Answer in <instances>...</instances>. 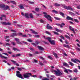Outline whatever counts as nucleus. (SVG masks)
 <instances>
[{
    "label": "nucleus",
    "instance_id": "5701e85b",
    "mask_svg": "<svg viewBox=\"0 0 80 80\" xmlns=\"http://www.w3.org/2000/svg\"><path fill=\"white\" fill-rule=\"evenodd\" d=\"M29 16L30 18H33V14H32V13H30L29 14Z\"/></svg>",
    "mask_w": 80,
    "mask_h": 80
},
{
    "label": "nucleus",
    "instance_id": "0e129e2a",
    "mask_svg": "<svg viewBox=\"0 0 80 80\" xmlns=\"http://www.w3.org/2000/svg\"><path fill=\"white\" fill-rule=\"evenodd\" d=\"M10 38V37L9 36H6L5 37V38L7 39V38Z\"/></svg>",
    "mask_w": 80,
    "mask_h": 80
},
{
    "label": "nucleus",
    "instance_id": "423d86ee",
    "mask_svg": "<svg viewBox=\"0 0 80 80\" xmlns=\"http://www.w3.org/2000/svg\"><path fill=\"white\" fill-rule=\"evenodd\" d=\"M71 60L72 62H74V63H77V62H79L80 63V61L78 59H71Z\"/></svg>",
    "mask_w": 80,
    "mask_h": 80
},
{
    "label": "nucleus",
    "instance_id": "1a4fd4ad",
    "mask_svg": "<svg viewBox=\"0 0 80 80\" xmlns=\"http://www.w3.org/2000/svg\"><path fill=\"white\" fill-rule=\"evenodd\" d=\"M63 8L67 9V10H73V8H72L70 6L67 7L66 6H64Z\"/></svg>",
    "mask_w": 80,
    "mask_h": 80
},
{
    "label": "nucleus",
    "instance_id": "2eb2a0df",
    "mask_svg": "<svg viewBox=\"0 0 80 80\" xmlns=\"http://www.w3.org/2000/svg\"><path fill=\"white\" fill-rule=\"evenodd\" d=\"M38 47L39 49V50H44V49L43 48V47H41V46H38Z\"/></svg>",
    "mask_w": 80,
    "mask_h": 80
},
{
    "label": "nucleus",
    "instance_id": "e433bc0d",
    "mask_svg": "<svg viewBox=\"0 0 80 80\" xmlns=\"http://www.w3.org/2000/svg\"><path fill=\"white\" fill-rule=\"evenodd\" d=\"M74 72L76 73H77V72H78V70L77 69H75L74 70Z\"/></svg>",
    "mask_w": 80,
    "mask_h": 80
},
{
    "label": "nucleus",
    "instance_id": "a211bd4d",
    "mask_svg": "<svg viewBox=\"0 0 80 80\" xmlns=\"http://www.w3.org/2000/svg\"><path fill=\"white\" fill-rule=\"evenodd\" d=\"M25 16L26 18H29V16H28V13H25Z\"/></svg>",
    "mask_w": 80,
    "mask_h": 80
},
{
    "label": "nucleus",
    "instance_id": "393cba45",
    "mask_svg": "<svg viewBox=\"0 0 80 80\" xmlns=\"http://www.w3.org/2000/svg\"><path fill=\"white\" fill-rule=\"evenodd\" d=\"M52 12H53V13H58L57 11H55V10H52Z\"/></svg>",
    "mask_w": 80,
    "mask_h": 80
},
{
    "label": "nucleus",
    "instance_id": "6e6d98bb",
    "mask_svg": "<svg viewBox=\"0 0 80 80\" xmlns=\"http://www.w3.org/2000/svg\"><path fill=\"white\" fill-rule=\"evenodd\" d=\"M80 5L78 6L77 7V8L78 9H80Z\"/></svg>",
    "mask_w": 80,
    "mask_h": 80
},
{
    "label": "nucleus",
    "instance_id": "37998d69",
    "mask_svg": "<svg viewBox=\"0 0 80 80\" xmlns=\"http://www.w3.org/2000/svg\"><path fill=\"white\" fill-rule=\"evenodd\" d=\"M22 37H27V35H22Z\"/></svg>",
    "mask_w": 80,
    "mask_h": 80
},
{
    "label": "nucleus",
    "instance_id": "4468645a",
    "mask_svg": "<svg viewBox=\"0 0 80 80\" xmlns=\"http://www.w3.org/2000/svg\"><path fill=\"white\" fill-rule=\"evenodd\" d=\"M63 66H65V67H68L69 68L70 67V66L69 65H68V64L66 62H63Z\"/></svg>",
    "mask_w": 80,
    "mask_h": 80
},
{
    "label": "nucleus",
    "instance_id": "7ed1b4c3",
    "mask_svg": "<svg viewBox=\"0 0 80 80\" xmlns=\"http://www.w3.org/2000/svg\"><path fill=\"white\" fill-rule=\"evenodd\" d=\"M0 8H3L4 10H7L9 8V7L7 6H5L3 4H0Z\"/></svg>",
    "mask_w": 80,
    "mask_h": 80
},
{
    "label": "nucleus",
    "instance_id": "bb28decb",
    "mask_svg": "<svg viewBox=\"0 0 80 80\" xmlns=\"http://www.w3.org/2000/svg\"><path fill=\"white\" fill-rule=\"evenodd\" d=\"M46 33H47V34H48V35H51V33L50 32H48V31H46L45 32Z\"/></svg>",
    "mask_w": 80,
    "mask_h": 80
},
{
    "label": "nucleus",
    "instance_id": "e2e57ef3",
    "mask_svg": "<svg viewBox=\"0 0 80 80\" xmlns=\"http://www.w3.org/2000/svg\"><path fill=\"white\" fill-rule=\"evenodd\" d=\"M1 17H6V16L5 15H3L1 16Z\"/></svg>",
    "mask_w": 80,
    "mask_h": 80
},
{
    "label": "nucleus",
    "instance_id": "4d7b16f0",
    "mask_svg": "<svg viewBox=\"0 0 80 80\" xmlns=\"http://www.w3.org/2000/svg\"><path fill=\"white\" fill-rule=\"evenodd\" d=\"M32 44L33 45V46H37V45H36V44L34 43H32Z\"/></svg>",
    "mask_w": 80,
    "mask_h": 80
},
{
    "label": "nucleus",
    "instance_id": "c03bdc74",
    "mask_svg": "<svg viewBox=\"0 0 80 80\" xmlns=\"http://www.w3.org/2000/svg\"><path fill=\"white\" fill-rule=\"evenodd\" d=\"M16 41H18V40H19V39L18 38H15L14 39Z\"/></svg>",
    "mask_w": 80,
    "mask_h": 80
},
{
    "label": "nucleus",
    "instance_id": "f03ea898",
    "mask_svg": "<svg viewBox=\"0 0 80 80\" xmlns=\"http://www.w3.org/2000/svg\"><path fill=\"white\" fill-rule=\"evenodd\" d=\"M32 76V73H26L23 75V76L25 78H28V79H29V77H30Z\"/></svg>",
    "mask_w": 80,
    "mask_h": 80
},
{
    "label": "nucleus",
    "instance_id": "dca6fc26",
    "mask_svg": "<svg viewBox=\"0 0 80 80\" xmlns=\"http://www.w3.org/2000/svg\"><path fill=\"white\" fill-rule=\"evenodd\" d=\"M14 36H17V34L16 33H13L12 35H10V37H14Z\"/></svg>",
    "mask_w": 80,
    "mask_h": 80
},
{
    "label": "nucleus",
    "instance_id": "9d476101",
    "mask_svg": "<svg viewBox=\"0 0 80 80\" xmlns=\"http://www.w3.org/2000/svg\"><path fill=\"white\" fill-rule=\"evenodd\" d=\"M69 28L70 29V30H71L72 31L74 34H75L76 33L75 32V29H74V28H72V27L70 26H69Z\"/></svg>",
    "mask_w": 80,
    "mask_h": 80
},
{
    "label": "nucleus",
    "instance_id": "2f4dec72",
    "mask_svg": "<svg viewBox=\"0 0 80 80\" xmlns=\"http://www.w3.org/2000/svg\"><path fill=\"white\" fill-rule=\"evenodd\" d=\"M35 10L36 11V12H38V11H39V8H36L35 9Z\"/></svg>",
    "mask_w": 80,
    "mask_h": 80
},
{
    "label": "nucleus",
    "instance_id": "6e6552de",
    "mask_svg": "<svg viewBox=\"0 0 80 80\" xmlns=\"http://www.w3.org/2000/svg\"><path fill=\"white\" fill-rule=\"evenodd\" d=\"M43 13L44 14V17H45V18H52V17H51L50 16L48 15H47V13L44 12H43Z\"/></svg>",
    "mask_w": 80,
    "mask_h": 80
},
{
    "label": "nucleus",
    "instance_id": "5fc2aeb1",
    "mask_svg": "<svg viewBox=\"0 0 80 80\" xmlns=\"http://www.w3.org/2000/svg\"><path fill=\"white\" fill-rule=\"evenodd\" d=\"M5 58V59H7L8 58L7 57H5L4 56H3L2 58Z\"/></svg>",
    "mask_w": 80,
    "mask_h": 80
},
{
    "label": "nucleus",
    "instance_id": "412c9836",
    "mask_svg": "<svg viewBox=\"0 0 80 80\" xmlns=\"http://www.w3.org/2000/svg\"><path fill=\"white\" fill-rule=\"evenodd\" d=\"M68 69H67L64 70V72H65V73H68Z\"/></svg>",
    "mask_w": 80,
    "mask_h": 80
},
{
    "label": "nucleus",
    "instance_id": "864d4df0",
    "mask_svg": "<svg viewBox=\"0 0 80 80\" xmlns=\"http://www.w3.org/2000/svg\"><path fill=\"white\" fill-rule=\"evenodd\" d=\"M40 59H41L42 60H45L44 58H43L42 57H40Z\"/></svg>",
    "mask_w": 80,
    "mask_h": 80
},
{
    "label": "nucleus",
    "instance_id": "338daca9",
    "mask_svg": "<svg viewBox=\"0 0 80 80\" xmlns=\"http://www.w3.org/2000/svg\"><path fill=\"white\" fill-rule=\"evenodd\" d=\"M40 65H41V66H42V65H43V64L42 63V62H40Z\"/></svg>",
    "mask_w": 80,
    "mask_h": 80
},
{
    "label": "nucleus",
    "instance_id": "a19ab883",
    "mask_svg": "<svg viewBox=\"0 0 80 80\" xmlns=\"http://www.w3.org/2000/svg\"><path fill=\"white\" fill-rule=\"evenodd\" d=\"M11 3H12L13 4H16V2H14V1H11Z\"/></svg>",
    "mask_w": 80,
    "mask_h": 80
},
{
    "label": "nucleus",
    "instance_id": "aec40b11",
    "mask_svg": "<svg viewBox=\"0 0 80 80\" xmlns=\"http://www.w3.org/2000/svg\"><path fill=\"white\" fill-rule=\"evenodd\" d=\"M68 63H69V65H70L71 66H73V65H74V64L72 62L69 61L68 62Z\"/></svg>",
    "mask_w": 80,
    "mask_h": 80
},
{
    "label": "nucleus",
    "instance_id": "473e14b6",
    "mask_svg": "<svg viewBox=\"0 0 80 80\" xmlns=\"http://www.w3.org/2000/svg\"><path fill=\"white\" fill-rule=\"evenodd\" d=\"M35 37L36 38H39V37H40V35H35Z\"/></svg>",
    "mask_w": 80,
    "mask_h": 80
},
{
    "label": "nucleus",
    "instance_id": "b1692460",
    "mask_svg": "<svg viewBox=\"0 0 80 80\" xmlns=\"http://www.w3.org/2000/svg\"><path fill=\"white\" fill-rule=\"evenodd\" d=\"M69 14H70V15H73V16L75 15V13L72 12H69Z\"/></svg>",
    "mask_w": 80,
    "mask_h": 80
},
{
    "label": "nucleus",
    "instance_id": "c9c22d12",
    "mask_svg": "<svg viewBox=\"0 0 80 80\" xmlns=\"http://www.w3.org/2000/svg\"><path fill=\"white\" fill-rule=\"evenodd\" d=\"M51 18H48V20H49V21H50V22H52V19H51Z\"/></svg>",
    "mask_w": 80,
    "mask_h": 80
},
{
    "label": "nucleus",
    "instance_id": "49530a36",
    "mask_svg": "<svg viewBox=\"0 0 80 80\" xmlns=\"http://www.w3.org/2000/svg\"><path fill=\"white\" fill-rule=\"evenodd\" d=\"M68 71L70 73H72V72H73V71L70 69H68Z\"/></svg>",
    "mask_w": 80,
    "mask_h": 80
},
{
    "label": "nucleus",
    "instance_id": "13d9d810",
    "mask_svg": "<svg viewBox=\"0 0 80 80\" xmlns=\"http://www.w3.org/2000/svg\"><path fill=\"white\" fill-rule=\"evenodd\" d=\"M12 43L13 45L15 46V43L14 42H12Z\"/></svg>",
    "mask_w": 80,
    "mask_h": 80
},
{
    "label": "nucleus",
    "instance_id": "a18cd8bd",
    "mask_svg": "<svg viewBox=\"0 0 80 80\" xmlns=\"http://www.w3.org/2000/svg\"><path fill=\"white\" fill-rule=\"evenodd\" d=\"M61 38H62L63 40H65V38L62 36H60Z\"/></svg>",
    "mask_w": 80,
    "mask_h": 80
},
{
    "label": "nucleus",
    "instance_id": "4c0bfd02",
    "mask_svg": "<svg viewBox=\"0 0 80 80\" xmlns=\"http://www.w3.org/2000/svg\"><path fill=\"white\" fill-rule=\"evenodd\" d=\"M17 69L18 70H19V71H21V70H22L21 68H17Z\"/></svg>",
    "mask_w": 80,
    "mask_h": 80
},
{
    "label": "nucleus",
    "instance_id": "6ab92c4d",
    "mask_svg": "<svg viewBox=\"0 0 80 80\" xmlns=\"http://www.w3.org/2000/svg\"><path fill=\"white\" fill-rule=\"evenodd\" d=\"M30 30L31 31H32V33H34V34H37L38 33H37V32H36L34 31L33 30H32V29H30Z\"/></svg>",
    "mask_w": 80,
    "mask_h": 80
},
{
    "label": "nucleus",
    "instance_id": "f8f14e48",
    "mask_svg": "<svg viewBox=\"0 0 80 80\" xmlns=\"http://www.w3.org/2000/svg\"><path fill=\"white\" fill-rule=\"evenodd\" d=\"M66 19H67V20H73V18L68 16H67Z\"/></svg>",
    "mask_w": 80,
    "mask_h": 80
},
{
    "label": "nucleus",
    "instance_id": "603ef678",
    "mask_svg": "<svg viewBox=\"0 0 80 80\" xmlns=\"http://www.w3.org/2000/svg\"><path fill=\"white\" fill-rule=\"evenodd\" d=\"M17 48H13V49L14 50V51H16V50H17Z\"/></svg>",
    "mask_w": 80,
    "mask_h": 80
},
{
    "label": "nucleus",
    "instance_id": "69168bd1",
    "mask_svg": "<svg viewBox=\"0 0 80 80\" xmlns=\"http://www.w3.org/2000/svg\"><path fill=\"white\" fill-rule=\"evenodd\" d=\"M11 61L12 62V63H16V61H14L13 60H11Z\"/></svg>",
    "mask_w": 80,
    "mask_h": 80
},
{
    "label": "nucleus",
    "instance_id": "58836bf2",
    "mask_svg": "<svg viewBox=\"0 0 80 80\" xmlns=\"http://www.w3.org/2000/svg\"><path fill=\"white\" fill-rule=\"evenodd\" d=\"M74 20L75 22H77V23H78V22H79L78 21L77 19H74Z\"/></svg>",
    "mask_w": 80,
    "mask_h": 80
},
{
    "label": "nucleus",
    "instance_id": "3c124183",
    "mask_svg": "<svg viewBox=\"0 0 80 80\" xmlns=\"http://www.w3.org/2000/svg\"><path fill=\"white\" fill-rule=\"evenodd\" d=\"M48 58H49V59H52V58L51 57V56H48Z\"/></svg>",
    "mask_w": 80,
    "mask_h": 80
},
{
    "label": "nucleus",
    "instance_id": "09e8293b",
    "mask_svg": "<svg viewBox=\"0 0 80 80\" xmlns=\"http://www.w3.org/2000/svg\"><path fill=\"white\" fill-rule=\"evenodd\" d=\"M76 50H78V51L79 52V51H80V48L77 47V48H76Z\"/></svg>",
    "mask_w": 80,
    "mask_h": 80
},
{
    "label": "nucleus",
    "instance_id": "20e7f679",
    "mask_svg": "<svg viewBox=\"0 0 80 80\" xmlns=\"http://www.w3.org/2000/svg\"><path fill=\"white\" fill-rule=\"evenodd\" d=\"M46 39L48 40V41L50 42L52 45H55V41L51 40V38L50 37L46 38Z\"/></svg>",
    "mask_w": 80,
    "mask_h": 80
},
{
    "label": "nucleus",
    "instance_id": "ea45409f",
    "mask_svg": "<svg viewBox=\"0 0 80 80\" xmlns=\"http://www.w3.org/2000/svg\"><path fill=\"white\" fill-rule=\"evenodd\" d=\"M21 56V54H19L16 55V57H20Z\"/></svg>",
    "mask_w": 80,
    "mask_h": 80
},
{
    "label": "nucleus",
    "instance_id": "052dcab7",
    "mask_svg": "<svg viewBox=\"0 0 80 80\" xmlns=\"http://www.w3.org/2000/svg\"><path fill=\"white\" fill-rule=\"evenodd\" d=\"M59 27H60V28H63V26L62 24H60L59 25Z\"/></svg>",
    "mask_w": 80,
    "mask_h": 80
},
{
    "label": "nucleus",
    "instance_id": "ddd939ff",
    "mask_svg": "<svg viewBox=\"0 0 80 80\" xmlns=\"http://www.w3.org/2000/svg\"><path fill=\"white\" fill-rule=\"evenodd\" d=\"M55 30L56 31V32H60V33H62V32H63V31L60 30L58 28H56Z\"/></svg>",
    "mask_w": 80,
    "mask_h": 80
},
{
    "label": "nucleus",
    "instance_id": "8fccbe9b",
    "mask_svg": "<svg viewBox=\"0 0 80 80\" xmlns=\"http://www.w3.org/2000/svg\"><path fill=\"white\" fill-rule=\"evenodd\" d=\"M14 65H15L17 66H19V64H18V63H14Z\"/></svg>",
    "mask_w": 80,
    "mask_h": 80
},
{
    "label": "nucleus",
    "instance_id": "680f3d73",
    "mask_svg": "<svg viewBox=\"0 0 80 80\" xmlns=\"http://www.w3.org/2000/svg\"><path fill=\"white\" fill-rule=\"evenodd\" d=\"M40 22L41 23H43V21L42 20H40Z\"/></svg>",
    "mask_w": 80,
    "mask_h": 80
},
{
    "label": "nucleus",
    "instance_id": "c85d7f7f",
    "mask_svg": "<svg viewBox=\"0 0 80 80\" xmlns=\"http://www.w3.org/2000/svg\"><path fill=\"white\" fill-rule=\"evenodd\" d=\"M54 18L56 19V20H60V18H57L56 17H54Z\"/></svg>",
    "mask_w": 80,
    "mask_h": 80
},
{
    "label": "nucleus",
    "instance_id": "bf43d9fd",
    "mask_svg": "<svg viewBox=\"0 0 80 80\" xmlns=\"http://www.w3.org/2000/svg\"><path fill=\"white\" fill-rule=\"evenodd\" d=\"M65 43L66 44H68V42L66 40H65Z\"/></svg>",
    "mask_w": 80,
    "mask_h": 80
},
{
    "label": "nucleus",
    "instance_id": "0eeeda50",
    "mask_svg": "<svg viewBox=\"0 0 80 80\" xmlns=\"http://www.w3.org/2000/svg\"><path fill=\"white\" fill-rule=\"evenodd\" d=\"M2 25H11V23L10 22H1Z\"/></svg>",
    "mask_w": 80,
    "mask_h": 80
},
{
    "label": "nucleus",
    "instance_id": "9b49d317",
    "mask_svg": "<svg viewBox=\"0 0 80 80\" xmlns=\"http://www.w3.org/2000/svg\"><path fill=\"white\" fill-rule=\"evenodd\" d=\"M47 29H50L51 30H52V27L51 26H50V25L48 24H47Z\"/></svg>",
    "mask_w": 80,
    "mask_h": 80
},
{
    "label": "nucleus",
    "instance_id": "f257e3e1",
    "mask_svg": "<svg viewBox=\"0 0 80 80\" xmlns=\"http://www.w3.org/2000/svg\"><path fill=\"white\" fill-rule=\"evenodd\" d=\"M51 72L52 73L54 72L55 75L57 76H60V75H62L63 74V72H60V70L58 69L57 71L53 70Z\"/></svg>",
    "mask_w": 80,
    "mask_h": 80
},
{
    "label": "nucleus",
    "instance_id": "72a5a7b5",
    "mask_svg": "<svg viewBox=\"0 0 80 80\" xmlns=\"http://www.w3.org/2000/svg\"><path fill=\"white\" fill-rule=\"evenodd\" d=\"M20 9H23L24 8L22 6L20 5Z\"/></svg>",
    "mask_w": 80,
    "mask_h": 80
},
{
    "label": "nucleus",
    "instance_id": "a878e982",
    "mask_svg": "<svg viewBox=\"0 0 80 80\" xmlns=\"http://www.w3.org/2000/svg\"><path fill=\"white\" fill-rule=\"evenodd\" d=\"M55 6H56L57 7H59V6H60V4H58L57 3H55Z\"/></svg>",
    "mask_w": 80,
    "mask_h": 80
},
{
    "label": "nucleus",
    "instance_id": "774afa93",
    "mask_svg": "<svg viewBox=\"0 0 80 80\" xmlns=\"http://www.w3.org/2000/svg\"><path fill=\"white\" fill-rule=\"evenodd\" d=\"M77 45L78 46V47L80 48V44H79L77 43Z\"/></svg>",
    "mask_w": 80,
    "mask_h": 80
},
{
    "label": "nucleus",
    "instance_id": "7c9ffc66",
    "mask_svg": "<svg viewBox=\"0 0 80 80\" xmlns=\"http://www.w3.org/2000/svg\"><path fill=\"white\" fill-rule=\"evenodd\" d=\"M65 37H66L68 39H70V37L67 35H65Z\"/></svg>",
    "mask_w": 80,
    "mask_h": 80
},
{
    "label": "nucleus",
    "instance_id": "c756f323",
    "mask_svg": "<svg viewBox=\"0 0 80 80\" xmlns=\"http://www.w3.org/2000/svg\"><path fill=\"white\" fill-rule=\"evenodd\" d=\"M53 54L54 55V56L55 57H56V58H57V54L56 53H53Z\"/></svg>",
    "mask_w": 80,
    "mask_h": 80
},
{
    "label": "nucleus",
    "instance_id": "cd10ccee",
    "mask_svg": "<svg viewBox=\"0 0 80 80\" xmlns=\"http://www.w3.org/2000/svg\"><path fill=\"white\" fill-rule=\"evenodd\" d=\"M33 63H37V61L36 59H34L32 61Z\"/></svg>",
    "mask_w": 80,
    "mask_h": 80
},
{
    "label": "nucleus",
    "instance_id": "de8ad7c7",
    "mask_svg": "<svg viewBox=\"0 0 80 80\" xmlns=\"http://www.w3.org/2000/svg\"><path fill=\"white\" fill-rule=\"evenodd\" d=\"M27 41H28V42H32V40H31V39H28Z\"/></svg>",
    "mask_w": 80,
    "mask_h": 80
},
{
    "label": "nucleus",
    "instance_id": "39448f33",
    "mask_svg": "<svg viewBox=\"0 0 80 80\" xmlns=\"http://www.w3.org/2000/svg\"><path fill=\"white\" fill-rule=\"evenodd\" d=\"M16 76L19 78H21L22 79H24L23 77H22V75L20 73V72L19 71H16Z\"/></svg>",
    "mask_w": 80,
    "mask_h": 80
},
{
    "label": "nucleus",
    "instance_id": "f704fd0d",
    "mask_svg": "<svg viewBox=\"0 0 80 80\" xmlns=\"http://www.w3.org/2000/svg\"><path fill=\"white\" fill-rule=\"evenodd\" d=\"M53 32L55 35H59V34L58 32H55V31Z\"/></svg>",
    "mask_w": 80,
    "mask_h": 80
},
{
    "label": "nucleus",
    "instance_id": "f3484780",
    "mask_svg": "<svg viewBox=\"0 0 80 80\" xmlns=\"http://www.w3.org/2000/svg\"><path fill=\"white\" fill-rule=\"evenodd\" d=\"M63 47H66V48H70V46L68 45H66V44H63Z\"/></svg>",
    "mask_w": 80,
    "mask_h": 80
},
{
    "label": "nucleus",
    "instance_id": "79ce46f5",
    "mask_svg": "<svg viewBox=\"0 0 80 80\" xmlns=\"http://www.w3.org/2000/svg\"><path fill=\"white\" fill-rule=\"evenodd\" d=\"M6 45H7L8 46H10V44H9L8 43H6Z\"/></svg>",
    "mask_w": 80,
    "mask_h": 80
},
{
    "label": "nucleus",
    "instance_id": "4be33fe9",
    "mask_svg": "<svg viewBox=\"0 0 80 80\" xmlns=\"http://www.w3.org/2000/svg\"><path fill=\"white\" fill-rule=\"evenodd\" d=\"M60 15H62L63 17H64V16H65V14L63 13H62V12H60Z\"/></svg>",
    "mask_w": 80,
    "mask_h": 80
}]
</instances>
